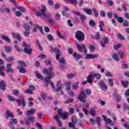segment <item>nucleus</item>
<instances>
[{
    "label": "nucleus",
    "instance_id": "30",
    "mask_svg": "<svg viewBox=\"0 0 129 129\" xmlns=\"http://www.w3.org/2000/svg\"><path fill=\"white\" fill-rule=\"evenodd\" d=\"M20 99L21 100L22 106L23 107L26 106V102H25V98L24 97V96H20Z\"/></svg>",
    "mask_w": 129,
    "mask_h": 129
},
{
    "label": "nucleus",
    "instance_id": "1",
    "mask_svg": "<svg viewBox=\"0 0 129 129\" xmlns=\"http://www.w3.org/2000/svg\"><path fill=\"white\" fill-rule=\"evenodd\" d=\"M53 66L51 65L49 67V70L47 69H43V74L47 76L44 80V84L46 86H48L51 81V79L55 76L54 73H53Z\"/></svg>",
    "mask_w": 129,
    "mask_h": 129
},
{
    "label": "nucleus",
    "instance_id": "37",
    "mask_svg": "<svg viewBox=\"0 0 129 129\" xmlns=\"http://www.w3.org/2000/svg\"><path fill=\"white\" fill-rule=\"evenodd\" d=\"M99 27L100 28V31H103V29H102V27H104V23H103V21H101L100 22V25H99Z\"/></svg>",
    "mask_w": 129,
    "mask_h": 129
},
{
    "label": "nucleus",
    "instance_id": "29",
    "mask_svg": "<svg viewBox=\"0 0 129 129\" xmlns=\"http://www.w3.org/2000/svg\"><path fill=\"white\" fill-rule=\"evenodd\" d=\"M18 63L20 64V66L18 67V68H24L27 66V64L23 61H18Z\"/></svg>",
    "mask_w": 129,
    "mask_h": 129
},
{
    "label": "nucleus",
    "instance_id": "58",
    "mask_svg": "<svg viewBox=\"0 0 129 129\" xmlns=\"http://www.w3.org/2000/svg\"><path fill=\"white\" fill-rule=\"evenodd\" d=\"M72 122L74 124H75L76 122H77V119H76V117H72Z\"/></svg>",
    "mask_w": 129,
    "mask_h": 129
},
{
    "label": "nucleus",
    "instance_id": "19",
    "mask_svg": "<svg viewBox=\"0 0 129 129\" xmlns=\"http://www.w3.org/2000/svg\"><path fill=\"white\" fill-rule=\"evenodd\" d=\"M83 11L85 13H86L87 15H89V16H91L92 15V10L90 9L84 8Z\"/></svg>",
    "mask_w": 129,
    "mask_h": 129
},
{
    "label": "nucleus",
    "instance_id": "41",
    "mask_svg": "<svg viewBox=\"0 0 129 129\" xmlns=\"http://www.w3.org/2000/svg\"><path fill=\"white\" fill-rule=\"evenodd\" d=\"M108 82L110 86H113V79H108Z\"/></svg>",
    "mask_w": 129,
    "mask_h": 129
},
{
    "label": "nucleus",
    "instance_id": "61",
    "mask_svg": "<svg viewBox=\"0 0 129 129\" xmlns=\"http://www.w3.org/2000/svg\"><path fill=\"white\" fill-rule=\"evenodd\" d=\"M117 37L120 40H124V37H123L121 34H118Z\"/></svg>",
    "mask_w": 129,
    "mask_h": 129
},
{
    "label": "nucleus",
    "instance_id": "25",
    "mask_svg": "<svg viewBox=\"0 0 129 129\" xmlns=\"http://www.w3.org/2000/svg\"><path fill=\"white\" fill-rule=\"evenodd\" d=\"M74 57L76 58V61H78L79 59H81V58H82V56L80 54H77V53L75 52L73 54Z\"/></svg>",
    "mask_w": 129,
    "mask_h": 129
},
{
    "label": "nucleus",
    "instance_id": "56",
    "mask_svg": "<svg viewBox=\"0 0 129 129\" xmlns=\"http://www.w3.org/2000/svg\"><path fill=\"white\" fill-rule=\"evenodd\" d=\"M115 98H116V102L118 103L120 101L121 99V97H120V96H116Z\"/></svg>",
    "mask_w": 129,
    "mask_h": 129
},
{
    "label": "nucleus",
    "instance_id": "15",
    "mask_svg": "<svg viewBox=\"0 0 129 129\" xmlns=\"http://www.w3.org/2000/svg\"><path fill=\"white\" fill-rule=\"evenodd\" d=\"M12 37L13 38H15V39H17L18 41H21L22 40V37H21V35L19 34L18 33H12Z\"/></svg>",
    "mask_w": 129,
    "mask_h": 129
},
{
    "label": "nucleus",
    "instance_id": "23",
    "mask_svg": "<svg viewBox=\"0 0 129 129\" xmlns=\"http://www.w3.org/2000/svg\"><path fill=\"white\" fill-rule=\"evenodd\" d=\"M29 121H35V117L34 116H29L28 118V120H26V124L28 125L29 124Z\"/></svg>",
    "mask_w": 129,
    "mask_h": 129
},
{
    "label": "nucleus",
    "instance_id": "39",
    "mask_svg": "<svg viewBox=\"0 0 129 129\" xmlns=\"http://www.w3.org/2000/svg\"><path fill=\"white\" fill-rule=\"evenodd\" d=\"M78 84H79V82H77L73 85H72V87L73 89H77L78 88Z\"/></svg>",
    "mask_w": 129,
    "mask_h": 129
},
{
    "label": "nucleus",
    "instance_id": "10",
    "mask_svg": "<svg viewBox=\"0 0 129 129\" xmlns=\"http://www.w3.org/2000/svg\"><path fill=\"white\" fill-rule=\"evenodd\" d=\"M98 84L102 90L104 91H106L107 89V86H106V85H105V83L104 82L100 81L98 83Z\"/></svg>",
    "mask_w": 129,
    "mask_h": 129
},
{
    "label": "nucleus",
    "instance_id": "7",
    "mask_svg": "<svg viewBox=\"0 0 129 129\" xmlns=\"http://www.w3.org/2000/svg\"><path fill=\"white\" fill-rule=\"evenodd\" d=\"M57 112L59 115H60V117L62 118V119H66V118H68V113L65 112L63 113V109L62 108H59L57 110Z\"/></svg>",
    "mask_w": 129,
    "mask_h": 129
},
{
    "label": "nucleus",
    "instance_id": "51",
    "mask_svg": "<svg viewBox=\"0 0 129 129\" xmlns=\"http://www.w3.org/2000/svg\"><path fill=\"white\" fill-rule=\"evenodd\" d=\"M105 74L106 76H107V77H112V76H113L112 74H111V73H110L109 72L105 73Z\"/></svg>",
    "mask_w": 129,
    "mask_h": 129
},
{
    "label": "nucleus",
    "instance_id": "34",
    "mask_svg": "<svg viewBox=\"0 0 129 129\" xmlns=\"http://www.w3.org/2000/svg\"><path fill=\"white\" fill-rule=\"evenodd\" d=\"M18 69L19 70L20 73H23V74H25V73L27 72V71H26V69H25L24 68H18Z\"/></svg>",
    "mask_w": 129,
    "mask_h": 129
},
{
    "label": "nucleus",
    "instance_id": "20",
    "mask_svg": "<svg viewBox=\"0 0 129 129\" xmlns=\"http://www.w3.org/2000/svg\"><path fill=\"white\" fill-rule=\"evenodd\" d=\"M56 87L57 89H56L55 91H59V90H61L62 89V84H61V80H59L56 84Z\"/></svg>",
    "mask_w": 129,
    "mask_h": 129
},
{
    "label": "nucleus",
    "instance_id": "46",
    "mask_svg": "<svg viewBox=\"0 0 129 129\" xmlns=\"http://www.w3.org/2000/svg\"><path fill=\"white\" fill-rule=\"evenodd\" d=\"M8 98L9 100H10V101H15V100L16 99L15 98V97H13V96H12L11 95H9L8 96Z\"/></svg>",
    "mask_w": 129,
    "mask_h": 129
},
{
    "label": "nucleus",
    "instance_id": "64",
    "mask_svg": "<svg viewBox=\"0 0 129 129\" xmlns=\"http://www.w3.org/2000/svg\"><path fill=\"white\" fill-rule=\"evenodd\" d=\"M124 96H125L126 97H127L129 96V89H127L126 92L124 93Z\"/></svg>",
    "mask_w": 129,
    "mask_h": 129
},
{
    "label": "nucleus",
    "instance_id": "49",
    "mask_svg": "<svg viewBox=\"0 0 129 129\" xmlns=\"http://www.w3.org/2000/svg\"><path fill=\"white\" fill-rule=\"evenodd\" d=\"M22 15L23 13L20 11H17L15 12V16H16V17H21V16H22Z\"/></svg>",
    "mask_w": 129,
    "mask_h": 129
},
{
    "label": "nucleus",
    "instance_id": "50",
    "mask_svg": "<svg viewBox=\"0 0 129 129\" xmlns=\"http://www.w3.org/2000/svg\"><path fill=\"white\" fill-rule=\"evenodd\" d=\"M10 1L13 4H14V5L15 6V8L17 9L18 8V3L16 2V1L15 0H10Z\"/></svg>",
    "mask_w": 129,
    "mask_h": 129
},
{
    "label": "nucleus",
    "instance_id": "63",
    "mask_svg": "<svg viewBox=\"0 0 129 129\" xmlns=\"http://www.w3.org/2000/svg\"><path fill=\"white\" fill-rule=\"evenodd\" d=\"M122 69H127L128 68V66L126 63H123V64H122Z\"/></svg>",
    "mask_w": 129,
    "mask_h": 129
},
{
    "label": "nucleus",
    "instance_id": "53",
    "mask_svg": "<svg viewBox=\"0 0 129 129\" xmlns=\"http://www.w3.org/2000/svg\"><path fill=\"white\" fill-rule=\"evenodd\" d=\"M55 18L56 20H59L60 19H61V15L58 13H56L55 16Z\"/></svg>",
    "mask_w": 129,
    "mask_h": 129
},
{
    "label": "nucleus",
    "instance_id": "8",
    "mask_svg": "<svg viewBox=\"0 0 129 129\" xmlns=\"http://www.w3.org/2000/svg\"><path fill=\"white\" fill-rule=\"evenodd\" d=\"M77 47L79 52H80V53H82V52H84V54H86V53H87V49H86V46H85L84 44H82L81 45L77 44Z\"/></svg>",
    "mask_w": 129,
    "mask_h": 129
},
{
    "label": "nucleus",
    "instance_id": "42",
    "mask_svg": "<svg viewBox=\"0 0 129 129\" xmlns=\"http://www.w3.org/2000/svg\"><path fill=\"white\" fill-rule=\"evenodd\" d=\"M75 76V74H70L67 75V77L69 79H71V78H74Z\"/></svg>",
    "mask_w": 129,
    "mask_h": 129
},
{
    "label": "nucleus",
    "instance_id": "57",
    "mask_svg": "<svg viewBox=\"0 0 129 129\" xmlns=\"http://www.w3.org/2000/svg\"><path fill=\"white\" fill-rule=\"evenodd\" d=\"M89 25L91 26V27H95V22L92 20L90 21L89 22Z\"/></svg>",
    "mask_w": 129,
    "mask_h": 129
},
{
    "label": "nucleus",
    "instance_id": "11",
    "mask_svg": "<svg viewBox=\"0 0 129 129\" xmlns=\"http://www.w3.org/2000/svg\"><path fill=\"white\" fill-rule=\"evenodd\" d=\"M104 120L105 121L106 123L107 124H109L110 123L111 125L112 126H113V125H114V123L112 122V121H111V120L110 119V118H106V116L103 115H102Z\"/></svg>",
    "mask_w": 129,
    "mask_h": 129
},
{
    "label": "nucleus",
    "instance_id": "22",
    "mask_svg": "<svg viewBox=\"0 0 129 129\" xmlns=\"http://www.w3.org/2000/svg\"><path fill=\"white\" fill-rule=\"evenodd\" d=\"M1 38L4 41H6L7 43H11V38H9L8 36L5 35H1Z\"/></svg>",
    "mask_w": 129,
    "mask_h": 129
},
{
    "label": "nucleus",
    "instance_id": "13",
    "mask_svg": "<svg viewBox=\"0 0 129 129\" xmlns=\"http://www.w3.org/2000/svg\"><path fill=\"white\" fill-rule=\"evenodd\" d=\"M98 57V54H86V59H95V58Z\"/></svg>",
    "mask_w": 129,
    "mask_h": 129
},
{
    "label": "nucleus",
    "instance_id": "24",
    "mask_svg": "<svg viewBox=\"0 0 129 129\" xmlns=\"http://www.w3.org/2000/svg\"><path fill=\"white\" fill-rule=\"evenodd\" d=\"M57 35L59 37V38H60L61 39H63V40H65V39H66V35L61 34V33H60V31H57Z\"/></svg>",
    "mask_w": 129,
    "mask_h": 129
},
{
    "label": "nucleus",
    "instance_id": "38",
    "mask_svg": "<svg viewBox=\"0 0 129 129\" xmlns=\"http://www.w3.org/2000/svg\"><path fill=\"white\" fill-rule=\"evenodd\" d=\"M121 47V44L119 43L113 46L114 50H117V49H119Z\"/></svg>",
    "mask_w": 129,
    "mask_h": 129
},
{
    "label": "nucleus",
    "instance_id": "33",
    "mask_svg": "<svg viewBox=\"0 0 129 129\" xmlns=\"http://www.w3.org/2000/svg\"><path fill=\"white\" fill-rule=\"evenodd\" d=\"M65 2L67 3L69 2L71 5H77V0H65Z\"/></svg>",
    "mask_w": 129,
    "mask_h": 129
},
{
    "label": "nucleus",
    "instance_id": "47",
    "mask_svg": "<svg viewBox=\"0 0 129 129\" xmlns=\"http://www.w3.org/2000/svg\"><path fill=\"white\" fill-rule=\"evenodd\" d=\"M92 11L94 12L95 17H96V18H97L98 17V12H97V11H96V9H93Z\"/></svg>",
    "mask_w": 129,
    "mask_h": 129
},
{
    "label": "nucleus",
    "instance_id": "26",
    "mask_svg": "<svg viewBox=\"0 0 129 129\" xmlns=\"http://www.w3.org/2000/svg\"><path fill=\"white\" fill-rule=\"evenodd\" d=\"M54 119L56 120L57 123L59 126H62V124L60 122V120H59V115L54 116Z\"/></svg>",
    "mask_w": 129,
    "mask_h": 129
},
{
    "label": "nucleus",
    "instance_id": "45",
    "mask_svg": "<svg viewBox=\"0 0 129 129\" xmlns=\"http://www.w3.org/2000/svg\"><path fill=\"white\" fill-rule=\"evenodd\" d=\"M12 93H13L14 95H16V96H17V95H19L20 92H19V90L15 89V90H13Z\"/></svg>",
    "mask_w": 129,
    "mask_h": 129
},
{
    "label": "nucleus",
    "instance_id": "18",
    "mask_svg": "<svg viewBox=\"0 0 129 129\" xmlns=\"http://www.w3.org/2000/svg\"><path fill=\"white\" fill-rule=\"evenodd\" d=\"M92 82H93V81H92V80L91 79V77H90V76H88L87 78V80L86 81H85L83 83V84L84 85H85V84H87V83H92Z\"/></svg>",
    "mask_w": 129,
    "mask_h": 129
},
{
    "label": "nucleus",
    "instance_id": "12",
    "mask_svg": "<svg viewBox=\"0 0 129 129\" xmlns=\"http://www.w3.org/2000/svg\"><path fill=\"white\" fill-rule=\"evenodd\" d=\"M89 76H90L92 80V78H94V77H96L97 79H100V78H101V75H100V74L99 73H91V74L89 75Z\"/></svg>",
    "mask_w": 129,
    "mask_h": 129
},
{
    "label": "nucleus",
    "instance_id": "21",
    "mask_svg": "<svg viewBox=\"0 0 129 129\" xmlns=\"http://www.w3.org/2000/svg\"><path fill=\"white\" fill-rule=\"evenodd\" d=\"M35 74L37 79H40L41 80H43V77L40 74V73H39V72H35Z\"/></svg>",
    "mask_w": 129,
    "mask_h": 129
},
{
    "label": "nucleus",
    "instance_id": "2",
    "mask_svg": "<svg viewBox=\"0 0 129 129\" xmlns=\"http://www.w3.org/2000/svg\"><path fill=\"white\" fill-rule=\"evenodd\" d=\"M51 52H55L56 55L55 56V58L56 60H58L59 62L60 63V67L61 68H63V66H64V64L66 63V61H65V59L64 57L60 58V56L61 55V52L60 49H58L57 48H53L51 47Z\"/></svg>",
    "mask_w": 129,
    "mask_h": 129
},
{
    "label": "nucleus",
    "instance_id": "28",
    "mask_svg": "<svg viewBox=\"0 0 129 129\" xmlns=\"http://www.w3.org/2000/svg\"><path fill=\"white\" fill-rule=\"evenodd\" d=\"M40 29V26L38 25H35L33 26V28H32V32L33 33H36L37 32V30H39Z\"/></svg>",
    "mask_w": 129,
    "mask_h": 129
},
{
    "label": "nucleus",
    "instance_id": "55",
    "mask_svg": "<svg viewBox=\"0 0 129 129\" xmlns=\"http://www.w3.org/2000/svg\"><path fill=\"white\" fill-rule=\"evenodd\" d=\"M123 107H124V109L125 110L126 109H129V106H128V105H127V104L125 103H124L123 104Z\"/></svg>",
    "mask_w": 129,
    "mask_h": 129
},
{
    "label": "nucleus",
    "instance_id": "32",
    "mask_svg": "<svg viewBox=\"0 0 129 129\" xmlns=\"http://www.w3.org/2000/svg\"><path fill=\"white\" fill-rule=\"evenodd\" d=\"M112 58L115 60V61H117L118 62L119 61V57H118V55H117L116 53H114L112 55Z\"/></svg>",
    "mask_w": 129,
    "mask_h": 129
},
{
    "label": "nucleus",
    "instance_id": "62",
    "mask_svg": "<svg viewBox=\"0 0 129 129\" xmlns=\"http://www.w3.org/2000/svg\"><path fill=\"white\" fill-rule=\"evenodd\" d=\"M9 126H10L11 129H15V126L13 124V122H10L9 123Z\"/></svg>",
    "mask_w": 129,
    "mask_h": 129
},
{
    "label": "nucleus",
    "instance_id": "48",
    "mask_svg": "<svg viewBox=\"0 0 129 129\" xmlns=\"http://www.w3.org/2000/svg\"><path fill=\"white\" fill-rule=\"evenodd\" d=\"M100 15L101 17L104 18L105 17V12L103 10H101L100 11Z\"/></svg>",
    "mask_w": 129,
    "mask_h": 129
},
{
    "label": "nucleus",
    "instance_id": "5",
    "mask_svg": "<svg viewBox=\"0 0 129 129\" xmlns=\"http://www.w3.org/2000/svg\"><path fill=\"white\" fill-rule=\"evenodd\" d=\"M75 38L78 41L81 42L84 40L85 35H84V33L82 31L78 30L75 33Z\"/></svg>",
    "mask_w": 129,
    "mask_h": 129
},
{
    "label": "nucleus",
    "instance_id": "54",
    "mask_svg": "<svg viewBox=\"0 0 129 129\" xmlns=\"http://www.w3.org/2000/svg\"><path fill=\"white\" fill-rule=\"evenodd\" d=\"M80 19L82 21V22H84V21H85V20H86V16H84V15H80Z\"/></svg>",
    "mask_w": 129,
    "mask_h": 129
},
{
    "label": "nucleus",
    "instance_id": "31",
    "mask_svg": "<svg viewBox=\"0 0 129 129\" xmlns=\"http://www.w3.org/2000/svg\"><path fill=\"white\" fill-rule=\"evenodd\" d=\"M35 111H36V109H35L34 108L32 109H30L27 112V115H30V114H34Z\"/></svg>",
    "mask_w": 129,
    "mask_h": 129
},
{
    "label": "nucleus",
    "instance_id": "52",
    "mask_svg": "<svg viewBox=\"0 0 129 129\" xmlns=\"http://www.w3.org/2000/svg\"><path fill=\"white\" fill-rule=\"evenodd\" d=\"M14 59L15 58L14 57V56H11L9 58H7L6 61H7V62H12V61H14Z\"/></svg>",
    "mask_w": 129,
    "mask_h": 129
},
{
    "label": "nucleus",
    "instance_id": "6",
    "mask_svg": "<svg viewBox=\"0 0 129 129\" xmlns=\"http://www.w3.org/2000/svg\"><path fill=\"white\" fill-rule=\"evenodd\" d=\"M23 46L24 47V52L26 54L31 55L32 54V48H31V45L27 44L26 42L23 43Z\"/></svg>",
    "mask_w": 129,
    "mask_h": 129
},
{
    "label": "nucleus",
    "instance_id": "59",
    "mask_svg": "<svg viewBox=\"0 0 129 129\" xmlns=\"http://www.w3.org/2000/svg\"><path fill=\"white\" fill-rule=\"evenodd\" d=\"M118 55L119 56L120 58H122V57H123V52H122V51L120 50L118 52Z\"/></svg>",
    "mask_w": 129,
    "mask_h": 129
},
{
    "label": "nucleus",
    "instance_id": "44",
    "mask_svg": "<svg viewBox=\"0 0 129 129\" xmlns=\"http://www.w3.org/2000/svg\"><path fill=\"white\" fill-rule=\"evenodd\" d=\"M100 39V34L99 32H97L96 33V36H95V40H99Z\"/></svg>",
    "mask_w": 129,
    "mask_h": 129
},
{
    "label": "nucleus",
    "instance_id": "43",
    "mask_svg": "<svg viewBox=\"0 0 129 129\" xmlns=\"http://www.w3.org/2000/svg\"><path fill=\"white\" fill-rule=\"evenodd\" d=\"M96 111H95L94 109H92L90 110L91 115L92 116H95Z\"/></svg>",
    "mask_w": 129,
    "mask_h": 129
},
{
    "label": "nucleus",
    "instance_id": "60",
    "mask_svg": "<svg viewBox=\"0 0 129 129\" xmlns=\"http://www.w3.org/2000/svg\"><path fill=\"white\" fill-rule=\"evenodd\" d=\"M47 38L49 41H53V40H54L53 36H52V35L51 34L48 35Z\"/></svg>",
    "mask_w": 129,
    "mask_h": 129
},
{
    "label": "nucleus",
    "instance_id": "9",
    "mask_svg": "<svg viewBox=\"0 0 129 129\" xmlns=\"http://www.w3.org/2000/svg\"><path fill=\"white\" fill-rule=\"evenodd\" d=\"M23 28L26 30L24 31V36H25V37H29V35H30V26L28 25H23Z\"/></svg>",
    "mask_w": 129,
    "mask_h": 129
},
{
    "label": "nucleus",
    "instance_id": "35",
    "mask_svg": "<svg viewBox=\"0 0 129 129\" xmlns=\"http://www.w3.org/2000/svg\"><path fill=\"white\" fill-rule=\"evenodd\" d=\"M121 84L123 87L126 88L127 87V85H128V81H126L125 82H121Z\"/></svg>",
    "mask_w": 129,
    "mask_h": 129
},
{
    "label": "nucleus",
    "instance_id": "4",
    "mask_svg": "<svg viewBox=\"0 0 129 129\" xmlns=\"http://www.w3.org/2000/svg\"><path fill=\"white\" fill-rule=\"evenodd\" d=\"M91 93V90L89 89H86L84 92H81L80 94L78 97V100L81 101V102L85 103V102H86V100H85V98L87 97L86 95H90Z\"/></svg>",
    "mask_w": 129,
    "mask_h": 129
},
{
    "label": "nucleus",
    "instance_id": "16",
    "mask_svg": "<svg viewBox=\"0 0 129 129\" xmlns=\"http://www.w3.org/2000/svg\"><path fill=\"white\" fill-rule=\"evenodd\" d=\"M6 115V119H9V117H11V118H14V117H15V115H14V114L10 112V111H7Z\"/></svg>",
    "mask_w": 129,
    "mask_h": 129
},
{
    "label": "nucleus",
    "instance_id": "36",
    "mask_svg": "<svg viewBox=\"0 0 129 129\" xmlns=\"http://www.w3.org/2000/svg\"><path fill=\"white\" fill-rule=\"evenodd\" d=\"M101 121V117H97L96 119V123L99 125V126H100L101 124H100V121Z\"/></svg>",
    "mask_w": 129,
    "mask_h": 129
},
{
    "label": "nucleus",
    "instance_id": "3",
    "mask_svg": "<svg viewBox=\"0 0 129 129\" xmlns=\"http://www.w3.org/2000/svg\"><path fill=\"white\" fill-rule=\"evenodd\" d=\"M46 12V8H43L42 9H41V11H35L36 16H43L46 19L47 21H48V22L50 23L51 25H55V22H54V21L50 18V15H47V14L45 13Z\"/></svg>",
    "mask_w": 129,
    "mask_h": 129
},
{
    "label": "nucleus",
    "instance_id": "17",
    "mask_svg": "<svg viewBox=\"0 0 129 129\" xmlns=\"http://www.w3.org/2000/svg\"><path fill=\"white\" fill-rule=\"evenodd\" d=\"M6 83L4 81H1L0 82V89L1 90H6Z\"/></svg>",
    "mask_w": 129,
    "mask_h": 129
},
{
    "label": "nucleus",
    "instance_id": "27",
    "mask_svg": "<svg viewBox=\"0 0 129 129\" xmlns=\"http://www.w3.org/2000/svg\"><path fill=\"white\" fill-rule=\"evenodd\" d=\"M4 48L6 53H10L12 50V47L8 46H4Z\"/></svg>",
    "mask_w": 129,
    "mask_h": 129
},
{
    "label": "nucleus",
    "instance_id": "14",
    "mask_svg": "<svg viewBox=\"0 0 129 129\" xmlns=\"http://www.w3.org/2000/svg\"><path fill=\"white\" fill-rule=\"evenodd\" d=\"M113 17L114 19L118 21V23H121L122 22H123V19L122 17H118V15H117L116 13L113 14Z\"/></svg>",
    "mask_w": 129,
    "mask_h": 129
},
{
    "label": "nucleus",
    "instance_id": "40",
    "mask_svg": "<svg viewBox=\"0 0 129 129\" xmlns=\"http://www.w3.org/2000/svg\"><path fill=\"white\" fill-rule=\"evenodd\" d=\"M17 9L19 11H21L22 13H25V12H26V9H25L24 7H18L17 6Z\"/></svg>",
    "mask_w": 129,
    "mask_h": 129
}]
</instances>
